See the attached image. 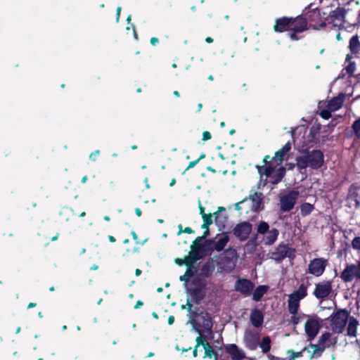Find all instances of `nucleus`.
I'll use <instances>...</instances> for the list:
<instances>
[{
  "label": "nucleus",
  "mask_w": 360,
  "mask_h": 360,
  "mask_svg": "<svg viewBox=\"0 0 360 360\" xmlns=\"http://www.w3.org/2000/svg\"><path fill=\"white\" fill-rule=\"evenodd\" d=\"M321 322L319 319H309L306 321L304 330L308 340L315 338L321 327Z\"/></svg>",
  "instance_id": "nucleus-17"
},
{
  "label": "nucleus",
  "mask_w": 360,
  "mask_h": 360,
  "mask_svg": "<svg viewBox=\"0 0 360 360\" xmlns=\"http://www.w3.org/2000/svg\"><path fill=\"white\" fill-rule=\"evenodd\" d=\"M278 235L279 231L277 229L273 228L269 230L268 232L265 233L264 243L269 245L274 244L277 240Z\"/></svg>",
  "instance_id": "nucleus-29"
},
{
  "label": "nucleus",
  "mask_w": 360,
  "mask_h": 360,
  "mask_svg": "<svg viewBox=\"0 0 360 360\" xmlns=\"http://www.w3.org/2000/svg\"><path fill=\"white\" fill-rule=\"evenodd\" d=\"M263 165H256L255 167L262 177V176H270L271 174L275 171L276 164L275 160H272L270 155H266L264 156L263 160Z\"/></svg>",
  "instance_id": "nucleus-14"
},
{
  "label": "nucleus",
  "mask_w": 360,
  "mask_h": 360,
  "mask_svg": "<svg viewBox=\"0 0 360 360\" xmlns=\"http://www.w3.org/2000/svg\"><path fill=\"white\" fill-rule=\"evenodd\" d=\"M292 17L283 16L276 19L274 25V31L277 33H282L289 31L292 22Z\"/></svg>",
  "instance_id": "nucleus-21"
},
{
  "label": "nucleus",
  "mask_w": 360,
  "mask_h": 360,
  "mask_svg": "<svg viewBox=\"0 0 360 360\" xmlns=\"http://www.w3.org/2000/svg\"><path fill=\"white\" fill-rule=\"evenodd\" d=\"M193 284L194 287L188 290V298L193 301V303L200 304L205 296L204 289L206 287V282L201 278H195Z\"/></svg>",
  "instance_id": "nucleus-6"
},
{
  "label": "nucleus",
  "mask_w": 360,
  "mask_h": 360,
  "mask_svg": "<svg viewBox=\"0 0 360 360\" xmlns=\"http://www.w3.org/2000/svg\"><path fill=\"white\" fill-rule=\"evenodd\" d=\"M360 191V186L357 183L352 184L348 189L347 195V200L354 202V205L357 207L360 205V201L359 200V194Z\"/></svg>",
  "instance_id": "nucleus-22"
},
{
  "label": "nucleus",
  "mask_w": 360,
  "mask_h": 360,
  "mask_svg": "<svg viewBox=\"0 0 360 360\" xmlns=\"http://www.w3.org/2000/svg\"><path fill=\"white\" fill-rule=\"evenodd\" d=\"M225 208L224 207H220L218 210L217 212H215L213 215L214 216V219H215V221L216 223H219V222H223L222 221L220 220V218H221V214L219 213V212L221 211H224L225 212Z\"/></svg>",
  "instance_id": "nucleus-51"
},
{
  "label": "nucleus",
  "mask_w": 360,
  "mask_h": 360,
  "mask_svg": "<svg viewBox=\"0 0 360 360\" xmlns=\"http://www.w3.org/2000/svg\"><path fill=\"white\" fill-rule=\"evenodd\" d=\"M349 317L348 311L345 309H338L330 316V327L334 333H342Z\"/></svg>",
  "instance_id": "nucleus-4"
},
{
  "label": "nucleus",
  "mask_w": 360,
  "mask_h": 360,
  "mask_svg": "<svg viewBox=\"0 0 360 360\" xmlns=\"http://www.w3.org/2000/svg\"><path fill=\"white\" fill-rule=\"evenodd\" d=\"M174 322V316L171 315L169 316L168 318V324L169 325H172Z\"/></svg>",
  "instance_id": "nucleus-64"
},
{
  "label": "nucleus",
  "mask_w": 360,
  "mask_h": 360,
  "mask_svg": "<svg viewBox=\"0 0 360 360\" xmlns=\"http://www.w3.org/2000/svg\"><path fill=\"white\" fill-rule=\"evenodd\" d=\"M225 351L231 356L232 360H243L246 358L244 352L236 344H229L226 345Z\"/></svg>",
  "instance_id": "nucleus-23"
},
{
  "label": "nucleus",
  "mask_w": 360,
  "mask_h": 360,
  "mask_svg": "<svg viewBox=\"0 0 360 360\" xmlns=\"http://www.w3.org/2000/svg\"><path fill=\"white\" fill-rule=\"evenodd\" d=\"M302 15L307 20V25L309 23L312 29L319 30L326 27V22L321 20V11L319 9L314 8L308 10Z\"/></svg>",
  "instance_id": "nucleus-10"
},
{
  "label": "nucleus",
  "mask_w": 360,
  "mask_h": 360,
  "mask_svg": "<svg viewBox=\"0 0 360 360\" xmlns=\"http://www.w3.org/2000/svg\"><path fill=\"white\" fill-rule=\"evenodd\" d=\"M214 243L213 239L205 240V243L202 240L196 238L191 245V250L188 253L190 257L195 263L197 261L202 259L206 255V245H211Z\"/></svg>",
  "instance_id": "nucleus-8"
},
{
  "label": "nucleus",
  "mask_w": 360,
  "mask_h": 360,
  "mask_svg": "<svg viewBox=\"0 0 360 360\" xmlns=\"http://www.w3.org/2000/svg\"><path fill=\"white\" fill-rule=\"evenodd\" d=\"M314 210V206L309 202H304L300 205V213L302 217L309 215Z\"/></svg>",
  "instance_id": "nucleus-39"
},
{
  "label": "nucleus",
  "mask_w": 360,
  "mask_h": 360,
  "mask_svg": "<svg viewBox=\"0 0 360 360\" xmlns=\"http://www.w3.org/2000/svg\"><path fill=\"white\" fill-rule=\"evenodd\" d=\"M268 290V285H261L257 286L252 293V300L256 302L260 301Z\"/></svg>",
  "instance_id": "nucleus-31"
},
{
  "label": "nucleus",
  "mask_w": 360,
  "mask_h": 360,
  "mask_svg": "<svg viewBox=\"0 0 360 360\" xmlns=\"http://www.w3.org/2000/svg\"><path fill=\"white\" fill-rule=\"evenodd\" d=\"M184 233H188V234H191V233H194V231L191 228V227H186L184 229Z\"/></svg>",
  "instance_id": "nucleus-63"
},
{
  "label": "nucleus",
  "mask_w": 360,
  "mask_h": 360,
  "mask_svg": "<svg viewBox=\"0 0 360 360\" xmlns=\"http://www.w3.org/2000/svg\"><path fill=\"white\" fill-rule=\"evenodd\" d=\"M348 325L347 328V335L349 337H356L357 334V326L359 322L354 316H349L348 319Z\"/></svg>",
  "instance_id": "nucleus-27"
},
{
  "label": "nucleus",
  "mask_w": 360,
  "mask_h": 360,
  "mask_svg": "<svg viewBox=\"0 0 360 360\" xmlns=\"http://www.w3.org/2000/svg\"><path fill=\"white\" fill-rule=\"evenodd\" d=\"M214 270V266L212 262H205L201 268V274L205 277H209Z\"/></svg>",
  "instance_id": "nucleus-38"
},
{
  "label": "nucleus",
  "mask_w": 360,
  "mask_h": 360,
  "mask_svg": "<svg viewBox=\"0 0 360 360\" xmlns=\"http://www.w3.org/2000/svg\"><path fill=\"white\" fill-rule=\"evenodd\" d=\"M205 158V153H202L200 157L197 159V160H195L193 161H191L188 163V167H186V169L184 170V172H183V174H184L187 170H188L189 169L191 168H193L194 167L198 162L200 160L203 159Z\"/></svg>",
  "instance_id": "nucleus-43"
},
{
  "label": "nucleus",
  "mask_w": 360,
  "mask_h": 360,
  "mask_svg": "<svg viewBox=\"0 0 360 360\" xmlns=\"http://www.w3.org/2000/svg\"><path fill=\"white\" fill-rule=\"evenodd\" d=\"M264 194L261 192L250 191L248 199L252 202L251 210L258 212L264 209Z\"/></svg>",
  "instance_id": "nucleus-20"
},
{
  "label": "nucleus",
  "mask_w": 360,
  "mask_h": 360,
  "mask_svg": "<svg viewBox=\"0 0 360 360\" xmlns=\"http://www.w3.org/2000/svg\"><path fill=\"white\" fill-rule=\"evenodd\" d=\"M328 265V260L323 257L314 258L308 265L307 272L316 277L321 276Z\"/></svg>",
  "instance_id": "nucleus-13"
},
{
  "label": "nucleus",
  "mask_w": 360,
  "mask_h": 360,
  "mask_svg": "<svg viewBox=\"0 0 360 360\" xmlns=\"http://www.w3.org/2000/svg\"><path fill=\"white\" fill-rule=\"evenodd\" d=\"M205 349V356H208L209 358H212L213 355L215 356V357H217V354L214 352V350L212 349V347L210 345V344L208 343V347L207 346H205L204 347Z\"/></svg>",
  "instance_id": "nucleus-44"
},
{
  "label": "nucleus",
  "mask_w": 360,
  "mask_h": 360,
  "mask_svg": "<svg viewBox=\"0 0 360 360\" xmlns=\"http://www.w3.org/2000/svg\"><path fill=\"white\" fill-rule=\"evenodd\" d=\"M347 11L345 8L338 7L334 11H331L330 17L333 20L345 21Z\"/></svg>",
  "instance_id": "nucleus-30"
},
{
  "label": "nucleus",
  "mask_w": 360,
  "mask_h": 360,
  "mask_svg": "<svg viewBox=\"0 0 360 360\" xmlns=\"http://www.w3.org/2000/svg\"><path fill=\"white\" fill-rule=\"evenodd\" d=\"M193 301H191L189 298H187L186 306L187 310L193 316V311L195 309H193Z\"/></svg>",
  "instance_id": "nucleus-52"
},
{
  "label": "nucleus",
  "mask_w": 360,
  "mask_h": 360,
  "mask_svg": "<svg viewBox=\"0 0 360 360\" xmlns=\"http://www.w3.org/2000/svg\"><path fill=\"white\" fill-rule=\"evenodd\" d=\"M352 129L357 136H360V117L352 124Z\"/></svg>",
  "instance_id": "nucleus-45"
},
{
  "label": "nucleus",
  "mask_w": 360,
  "mask_h": 360,
  "mask_svg": "<svg viewBox=\"0 0 360 360\" xmlns=\"http://www.w3.org/2000/svg\"><path fill=\"white\" fill-rule=\"evenodd\" d=\"M150 41L151 45L155 46L159 43V39L157 37H152Z\"/></svg>",
  "instance_id": "nucleus-60"
},
{
  "label": "nucleus",
  "mask_w": 360,
  "mask_h": 360,
  "mask_svg": "<svg viewBox=\"0 0 360 360\" xmlns=\"http://www.w3.org/2000/svg\"><path fill=\"white\" fill-rule=\"evenodd\" d=\"M100 155V150H96L93 153H91L89 155V159L92 161H96L97 159V157Z\"/></svg>",
  "instance_id": "nucleus-56"
},
{
  "label": "nucleus",
  "mask_w": 360,
  "mask_h": 360,
  "mask_svg": "<svg viewBox=\"0 0 360 360\" xmlns=\"http://www.w3.org/2000/svg\"><path fill=\"white\" fill-rule=\"evenodd\" d=\"M300 321V316H297V314H292L291 319H290V323H292L294 326L298 324Z\"/></svg>",
  "instance_id": "nucleus-53"
},
{
  "label": "nucleus",
  "mask_w": 360,
  "mask_h": 360,
  "mask_svg": "<svg viewBox=\"0 0 360 360\" xmlns=\"http://www.w3.org/2000/svg\"><path fill=\"white\" fill-rule=\"evenodd\" d=\"M302 155L295 158L296 166L300 171L310 167L312 169H319L324 164L323 153L321 150L314 149L302 150Z\"/></svg>",
  "instance_id": "nucleus-1"
},
{
  "label": "nucleus",
  "mask_w": 360,
  "mask_h": 360,
  "mask_svg": "<svg viewBox=\"0 0 360 360\" xmlns=\"http://www.w3.org/2000/svg\"><path fill=\"white\" fill-rule=\"evenodd\" d=\"M300 300L294 298L292 296L289 295L288 300V310L290 314H297L300 308Z\"/></svg>",
  "instance_id": "nucleus-32"
},
{
  "label": "nucleus",
  "mask_w": 360,
  "mask_h": 360,
  "mask_svg": "<svg viewBox=\"0 0 360 360\" xmlns=\"http://www.w3.org/2000/svg\"><path fill=\"white\" fill-rule=\"evenodd\" d=\"M319 127H318L316 130L314 129V128H311L310 129L309 134L312 136V138L314 139L316 134L319 132Z\"/></svg>",
  "instance_id": "nucleus-61"
},
{
  "label": "nucleus",
  "mask_w": 360,
  "mask_h": 360,
  "mask_svg": "<svg viewBox=\"0 0 360 360\" xmlns=\"http://www.w3.org/2000/svg\"><path fill=\"white\" fill-rule=\"evenodd\" d=\"M320 116L324 120H328L331 117V110L329 108L323 109L320 112Z\"/></svg>",
  "instance_id": "nucleus-49"
},
{
  "label": "nucleus",
  "mask_w": 360,
  "mask_h": 360,
  "mask_svg": "<svg viewBox=\"0 0 360 360\" xmlns=\"http://www.w3.org/2000/svg\"><path fill=\"white\" fill-rule=\"evenodd\" d=\"M267 357L269 360H285L284 358H279L277 356H275L274 355L271 354H267Z\"/></svg>",
  "instance_id": "nucleus-58"
},
{
  "label": "nucleus",
  "mask_w": 360,
  "mask_h": 360,
  "mask_svg": "<svg viewBox=\"0 0 360 360\" xmlns=\"http://www.w3.org/2000/svg\"><path fill=\"white\" fill-rule=\"evenodd\" d=\"M269 230V225L266 221H261L257 227V233L259 234L265 235Z\"/></svg>",
  "instance_id": "nucleus-41"
},
{
  "label": "nucleus",
  "mask_w": 360,
  "mask_h": 360,
  "mask_svg": "<svg viewBox=\"0 0 360 360\" xmlns=\"http://www.w3.org/2000/svg\"><path fill=\"white\" fill-rule=\"evenodd\" d=\"M349 49L352 53H358L360 51V41L357 34L354 35L349 39Z\"/></svg>",
  "instance_id": "nucleus-34"
},
{
  "label": "nucleus",
  "mask_w": 360,
  "mask_h": 360,
  "mask_svg": "<svg viewBox=\"0 0 360 360\" xmlns=\"http://www.w3.org/2000/svg\"><path fill=\"white\" fill-rule=\"evenodd\" d=\"M291 148L292 143L289 141L275 153L274 156L272 157V160H275L276 166L284 160L285 156L290 151Z\"/></svg>",
  "instance_id": "nucleus-24"
},
{
  "label": "nucleus",
  "mask_w": 360,
  "mask_h": 360,
  "mask_svg": "<svg viewBox=\"0 0 360 360\" xmlns=\"http://www.w3.org/2000/svg\"><path fill=\"white\" fill-rule=\"evenodd\" d=\"M196 342H197V345H196V347H198L199 345H202L203 347V348L205 347V346H207L208 347V342L206 341V340L205 339L204 337L202 336H198L196 338Z\"/></svg>",
  "instance_id": "nucleus-50"
},
{
  "label": "nucleus",
  "mask_w": 360,
  "mask_h": 360,
  "mask_svg": "<svg viewBox=\"0 0 360 360\" xmlns=\"http://www.w3.org/2000/svg\"><path fill=\"white\" fill-rule=\"evenodd\" d=\"M338 338H331V333L330 332L323 333L318 340V344L310 343L309 347L311 350H308L309 354V359H318L323 354V352L326 348L330 347H335L337 344Z\"/></svg>",
  "instance_id": "nucleus-2"
},
{
  "label": "nucleus",
  "mask_w": 360,
  "mask_h": 360,
  "mask_svg": "<svg viewBox=\"0 0 360 360\" xmlns=\"http://www.w3.org/2000/svg\"><path fill=\"white\" fill-rule=\"evenodd\" d=\"M271 338L269 336H264L261 342H259V346L264 354H268L271 350Z\"/></svg>",
  "instance_id": "nucleus-36"
},
{
  "label": "nucleus",
  "mask_w": 360,
  "mask_h": 360,
  "mask_svg": "<svg viewBox=\"0 0 360 360\" xmlns=\"http://www.w3.org/2000/svg\"><path fill=\"white\" fill-rule=\"evenodd\" d=\"M132 237H133V239L136 241V244H139V245H143L147 240V239H145L143 241H140L138 240V236L137 234L136 233L135 231H132L131 233Z\"/></svg>",
  "instance_id": "nucleus-54"
},
{
  "label": "nucleus",
  "mask_w": 360,
  "mask_h": 360,
  "mask_svg": "<svg viewBox=\"0 0 360 360\" xmlns=\"http://www.w3.org/2000/svg\"><path fill=\"white\" fill-rule=\"evenodd\" d=\"M210 235V229H207V230H205L202 236H198L197 238H199L200 240H201L202 241L203 240H207L206 238Z\"/></svg>",
  "instance_id": "nucleus-57"
},
{
  "label": "nucleus",
  "mask_w": 360,
  "mask_h": 360,
  "mask_svg": "<svg viewBox=\"0 0 360 360\" xmlns=\"http://www.w3.org/2000/svg\"><path fill=\"white\" fill-rule=\"evenodd\" d=\"M286 173L285 168L283 166L279 167L278 169L275 168V171L271 174L269 182L274 185L280 183Z\"/></svg>",
  "instance_id": "nucleus-26"
},
{
  "label": "nucleus",
  "mask_w": 360,
  "mask_h": 360,
  "mask_svg": "<svg viewBox=\"0 0 360 360\" xmlns=\"http://www.w3.org/2000/svg\"><path fill=\"white\" fill-rule=\"evenodd\" d=\"M229 241V236L227 235L226 233H224L223 235L218 239V240L216 243H213L214 246L212 247V249L217 252H221L224 249Z\"/></svg>",
  "instance_id": "nucleus-28"
},
{
  "label": "nucleus",
  "mask_w": 360,
  "mask_h": 360,
  "mask_svg": "<svg viewBox=\"0 0 360 360\" xmlns=\"http://www.w3.org/2000/svg\"><path fill=\"white\" fill-rule=\"evenodd\" d=\"M143 305V302L141 300H138L134 306V309H137Z\"/></svg>",
  "instance_id": "nucleus-62"
},
{
  "label": "nucleus",
  "mask_w": 360,
  "mask_h": 360,
  "mask_svg": "<svg viewBox=\"0 0 360 360\" xmlns=\"http://www.w3.org/2000/svg\"><path fill=\"white\" fill-rule=\"evenodd\" d=\"M342 104V98L340 97H334L328 101L327 107L330 109V110L335 111L341 108Z\"/></svg>",
  "instance_id": "nucleus-35"
},
{
  "label": "nucleus",
  "mask_w": 360,
  "mask_h": 360,
  "mask_svg": "<svg viewBox=\"0 0 360 360\" xmlns=\"http://www.w3.org/2000/svg\"><path fill=\"white\" fill-rule=\"evenodd\" d=\"M193 317H198L199 323L195 319H192L191 323L193 326L198 325L204 332L212 333L213 327V320L211 315L205 311H199L198 308L193 311Z\"/></svg>",
  "instance_id": "nucleus-7"
},
{
  "label": "nucleus",
  "mask_w": 360,
  "mask_h": 360,
  "mask_svg": "<svg viewBox=\"0 0 360 360\" xmlns=\"http://www.w3.org/2000/svg\"><path fill=\"white\" fill-rule=\"evenodd\" d=\"M203 223L205 224L211 225L212 224V214H203L202 217Z\"/></svg>",
  "instance_id": "nucleus-48"
},
{
  "label": "nucleus",
  "mask_w": 360,
  "mask_h": 360,
  "mask_svg": "<svg viewBox=\"0 0 360 360\" xmlns=\"http://www.w3.org/2000/svg\"><path fill=\"white\" fill-rule=\"evenodd\" d=\"M299 197V192L292 190L280 198V211L282 212H290L293 209Z\"/></svg>",
  "instance_id": "nucleus-11"
},
{
  "label": "nucleus",
  "mask_w": 360,
  "mask_h": 360,
  "mask_svg": "<svg viewBox=\"0 0 360 360\" xmlns=\"http://www.w3.org/2000/svg\"><path fill=\"white\" fill-rule=\"evenodd\" d=\"M332 291V281H323L315 284L313 295L318 300H324L330 295Z\"/></svg>",
  "instance_id": "nucleus-12"
},
{
  "label": "nucleus",
  "mask_w": 360,
  "mask_h": 360,
  "mask_svg": "<svg viewBox=\"0 0 360 360\" xmlns=\"http://www.w3.org/2000/svg\"><path fill=\"white\" fill-rule=\"evenodd\" d=\"M291 22H292L290 23L289 37L292 41H298L301 39L298 34L309 29L307 20L303 15H299L296 17H292Z\"/></svg>",
  "instance_id": "nucleus-5"
},
{
  "label": "nucleus",
  "mask_w": 360,
  "mask_h": 360,
  "mask_svg": "<svg viewBox=\"0 0 360 360\" xmlns=\"http://www.w3.org/2000/svg\"><path fill=\"white\" fill-rule=\"evenodd\" d=\"M260 340L259 334L253 331H245L243 342L246 348L250 350H255L259 346Z\"/></svg>",
  "instance_id": "nucleus-19"
},
{
  "label": "nucleus",
  "mask_w": 360,
  "mask_h": 360,
  "mask_svg": "<svg viewBox=\"0 0 360 360\" xmlns=\"http://www.w3.org/2000/svg\"><path fill=\"white\" fill-rule=\"evenodd\" d=\"M174 262L179 266L186 265V267L189 265L195 264V262L193 261V259L190 257L188 255L186 256L184 258H176L174 259Z\"/></svg>",
  "instance_id": "nucleus-40"
},
{
  "label": "nucleus",
  "mask_w": 360,
  "mask_h": 360,
  "mask_svg": "<svg viewBox=\"0 0 360 360\" xmlns=\"http://www.w3.org/2000/svg\"><path fill=\"white\" fill-rule=\"evenodd\" d=\"M295 252V248H290L288 244L282 243L272 252L271 258L277 262H282L286 257L290 260H293L296 257Z\"/></svg>",
  "instance_id": "nucleus-9"
},
{
  "label": "nucleus",
  "mask_w": 360,
  "mask_h": 360,
  "mask_svg": "<svg viewBox=\"0 0 360 360\" xmlns=\"http://www.w3.org/2000/svg\"><path fill=\"white\" fill-rule=\"evenodd\" d=\"M250 320L254 327L259 328L262 326L264 322V314L262 311L257 308L252 309Z\"/></svg>",
  "instance_id": "nucleus-25"
},
{
  "label": "nucleus",
  "mask_w": 360,
  "mask_h": 360,
  "mask_svg": "<svg viewBox=\"0 0 360 360\" xmlns=\"http://www.w3.org/2000/svg\"><path fill=\"white\" fill-rule=\"evenodd\" d=\"M255 287V284L248 278H238L235 283V290L239 292L245 297L251 295Z\"/></svg>",
  "instance_id": "nucleus-18"
},
{
  "label": "nucleus",
  "mask_w": 360,
  "mask_h": 360,
  "mask_svg": "<svg viewBox=\"0 0 360 360\" xmlns=\"http://www.w3.org/2000/svg\"><path fill=\"white\" fill-rule=\"evenodd\" d=\"M356 70L355 63L354 62H349L348 65L345 68V70L347 73L349 75H352L354 74Z\"/></svg>",
  "instance_id": "nucleus-46"
},
{
  "label": "nucleus",
  "mask_w": 360,
  "mask_h": 360,
  "mask_svg": "<svg viewBox=\"0 0 360 360\" xmlns=\"http://www.w3.org/2000/svg\"><path fill=\"white\" fill-rule=\"evenodd\" d=\"M352 246L354 249L358 250V252L360 254V237H355L353 239Z\"/></svg>",
  "instance_id": "nucleus-47"
},
{
  "label": "nucleus",
  "mask_w": 360,
  "mask_h": 360,
  "mask_svg": "<svg viewBox=\"0 0 360 360\" xmlns=\"http://www.w3.org/2000/svg\"><path fill=\"white\" fill-rule=\"evenodd\" d=\"M196 272V269L193 264L189 265L186 267V271L183 276H181L179 279L181 281L188 282L189 279L193 276Z\"/></svg>",
  "instance_id": "nucleus-37"
},
{
  "label": "nucleus",
  "mask_w": 360,
  "mask_h": 360,
  "mask_svg": "<svg viewBox=\"0 0 360 360\" xmlns=\"http://www.w3.org/2000/svg\"><path fill=\"white\" fill-rule=\"evenodd\" d=\"M311 348L310 347H304L301 351L300 352H294L292 350H290L288 352V354H290L291 356L295 359L296 358H299V357H302L303 356V353L304 352H308V350H311L310 349Z\"/></svg>",
  "instance_id": "nucleus-42"
},
{
  "label": "nucleus",
  "mask_w": 360,
  "mask_h": 360,
  "mask_svg": "<svg viewBox=\"0 0 360 360\" xmlns=\"http://www.w3.org/2000/svg\"><path fill=\"white\" fill-rule=\"evenodd\" d=\"M290 295L300 301L307 295V286L304 283L301 284L298 289L293 291Z\"/></svg>",
  "instance_id": "nucleus-33"
},
{
  "label": "nucleus",
  "mask_w": 360,
  "mask_h": 360,
  "mask_svg": "<svg viewBox=\"0 0 360 360\" xmlns=\"http://www.w3.org/2000/svg\"><path fill=\"white\" fill-rule=\"evenodd\" d=\"M247 200H248V198H245L243 200L237 202L236 204V210H240L242 209L241 207H240V205L243 204Z\"/></svg>",
  "instance_id": "nucleus-59"
},
{
  "label": "nucleus",
  "mask_w": 360,
  "mask_h": 360,
  "mask_svg": "<svg viewBox=\"0 0 360 360\" xmlns=\"http://www.w3.org/2000/svg\"><path fill=\"white\" fill-rule=\"evenodd\" d=\"M252 226L248 221L240 222L234 227V236L241 241L247 240L252 232Z\"/></svg>",
  "instance_id": "nucleus-16"
},
{
  "label": "nucleus",
  "mask_w": 360,
  "mask_h": 360,
  "mask_svg": "<svg viewBox=\"0 0 360 360\" xmlns=\"http://www.w3.org/2000/svg\"><path fill=\"white\" fill-rule=\"evenodd\" d=\"M340 278L345 283L351 282L355 278L360 279V264L358 265L347 264L340 274Z\"/></svg>",
  "instance_id": "nucleus-15"
},
{
  "label": "nucleus",
  "mask_w": 360,
  "mask_h": 360,
  "mask_svg": "<svg viewBox=\"0 0 360 360\" xmlns=\"http://www.w3.org/2000/svg\"><path fill=\"white\" fill-rule=\"evenodd\" d=\"M214 257L217 258L218 272L230 273L235 269L238 256L236 250L229 248L223 254Z\"/></svg>",
  "instance_id": "nucleus-3"
},
{
  "label": "nucleus",
  "mask_w": 360,
  "mask_h": 360,
  "mask_svg": "<svg viewBox=\"0 0 360 360\" xmlns=\"http://www.w3.org/2000/svg\"><path fill=\"white\" fill-rule=\"evenodd\" d=\"M211 139H212V134H210V131H203L202 137V140L203 141H207Z\"/></svg>",
  "instance_id": "nucleus-55"
}]
</instances>
